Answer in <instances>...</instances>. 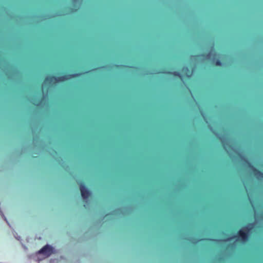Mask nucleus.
<instances>
[{
  "label": "nucleus",
  "instance_id": "obj_6",
  "mask_svg": "<svg viewBox=\"0 0 263 263\" xmlns=\"http://www.w3.org/2000/svg\"><path fill=\"white\" fill-rule=\"evenodd\" d=\"M182 72L184 73L183 76L186 77L187 78H190L191 76V72L189 69V68L186 66H184L182 68Z\"/></svg>",
  "mask_w": 263,
  "mask_h": 263
},
{
  "label": "nucleus",
  "instance_id": "obj_3",
  "mask_svg": "<svg viewBox=\"0 0 263 263\" xmlns=\"http://www.w3.org/2000/svg\"><path fill=\"white\" fill-rule=\"evenodd\" d=\"M247 166L252 171L253 175L257 178H263V173L255 168L254 166L248 160L245 161Z\"/></svg>",
  "mask_w": 263,
  "mask_h": 263
},
{
  "label": "nucleus",
  "instance_id": "obj_4",
  "mask_svg": "<svg viewBox=\"0 0 263 263\" xmlns=\"http://www.w3.org/2000/svg\"><path fill=\"white\" fill-rule=\"evenodd\" d=\"M80 190L81 193V196L84 199H87L90 196V192L87 189L85 185L83 183L80 184Z\"/></svg>",
  "mask_w": 263,
  "mask_h": 263
},
{
  "label": "nucleus",
  "instance_id": "obj_1",
  "mask_svg": "<svg viewBox=\"0 0 263 263\" xmlns=\"http://www.w3.org/2000/svg\"><path fill=\"white\" fill-rule=\"evenodd\" d=\"M254 226V223H249L247 226L243 227L237 232L238 240L245 243L249 240V233L253 229Z\"/></svg>",
  "mask_w": 263,
  "mask_h": 263
},
{
  "label": "nucleus",
  "instance_id": "obj_8",
  "mask_svg": "<svg viewBox=\"0 0 263 263\" xmlns=\"http://www.w3.org/2000/svg\"><path fill=\"white\" fill-rule=\"evenodd\" d=\"M215 64L217 66H221L222 63L220 60H218L216 61Z\"/></svg>",
  "mask_w": 263,
  "mask_h": 263
},
{
  "label": "nucleus",
  "instance_id": "obj_7",
  "mask_svg": "<svg viewBox=\"0 0 263 263\" xmlns=\"http://www.w3.org/2000/svg\"><path fill=\"white\" fill-rule=\"evenodd\" d=\"M166 73L169 74H173L175 77H179L180 79H182L183 76L178 71H174L173 72H167Z\"/></svg>",
  "mask_w": 263,
  "mask_h": 263
},
{
  "label": "nucleus",
  "instance_id": "obj_9",
  "mask_svg": "<svg viewBox=\"0 0 263 263\" xmlns=\"http://www.w3.org/2000/svg\"><path fill=\"white\" fill-rule=\"evenodd\" d=\"M231 238H228L227 240H231Z\"/></svg>",
  "mask_w": 263,
  "mask_h": 263
},
{
  "label": "nucleus",
  "instance_id": "obj_2",
  "mask_svg": "<svg viewBox=\"0 0 263 263\" xmlns=\"http://www.w3.org/2000/svg\"><path fill=\"white\" fill-rule=\"evenodd\" d=\"M77 76L76 74H65L62 76L55 77L51 76L47 77L44 80V82L47 83L49 84L51 83H57L58 82H63L70 79L74 78Z\"/></svg>",
  "mask_w": 263,
  "mask_h": 263
},
{
  "label": "nucleus",
  "instance_id": "obj_5",
  "mask_svg": "<svg viewBox=\"0 0 263 263\" xmlns=\"http://www.w3.org/2000/svg\"><path fill=\"white\" fill-rule=\"evenodd\" d=\"M52 253V248L49 245H46L39 251V253L43 254L47 257L49 256Z\"/></svg>",
  "mask_w": 263,
  "mask_h": 263
}]
</instances>
